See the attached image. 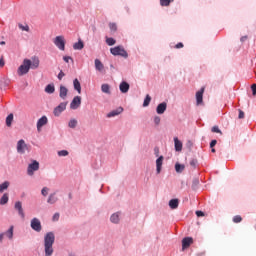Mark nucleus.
<instances>
[{
    "label": "nucleus",
    "mask_w": 256,
    "mask_h": 256,
    "mask_svg": "<svg viewBox=\"0 0 256 256\" xmlns=\"http://www.w3.org/2000/svg\"><path fill=\"white\" fill-rule=\"evenodd\" d=\"M165 111H167V103L162 102L157 106L156 112L158 113V115H163V113H165Z\"/></svg>",
    "instance_id": "ddd939ff"
},
{
    "label": "nucleus",
    "mask_w": 256,
    "mask_h": 256,
    "mask_svg": "<svg viewBox=\"0 0 256 256\" xmlns=\"http://www.w3.org/2000/svg\"><path fill=\"white\" fill-rule=\"evenodd\" d=\"M240 41L243 43L244 41H247V36H242L241 38H240Z\"/></svg>",
    "instance_id": "bf43d9fd"
},
{
    "label": "nucleus",
    "mask_w": 256,
    "mask_h": 256,
    "mask_svg": "<svg viewBox=\"0 0 256 256\" xmlns=\"http://www.w3.org/2000/svg\"><path fill=\"white\" fill-rule=\"evenodd\" d=\"M243 221V218L240 215H236L233 218L234 223H241Z\"/></svg>",
    "instance_id": "79ce46f5"
},
{
    "label": "nucleus",
    "mask_w": 256,
    "mask_h": 256,
    "mask_svg": "<svg viewBox=\"0 0 256 256\" xmlns=\"http://www.w3.org/2000/svg\"><path fill=\"white\" fill-rule=\"evenodd\" d=\"M68 127H70V129H75L77 127V120L75 119L70 120L68 123Z\"/></svg>",
    "instance_id": "e433bc0d"
},
{
    "label": "nucleus",
    "mask_w": 256,
    "mask_h": 256,
    "mask_svg": "<svg viewBox=\"0 0 256 256\" xmlns=\"http://www.w3.org/2000/svg\"><path fill=\"white\" fill-rule=\"evenodd\" d=\"M65 109H67V102L60 103L56 108H54L53 113L55 117H59V115H61V112L65 111Z\"/></svg>",
    "instance_id": "6e6552de"
},
{
    "label": "nucleus",
    "mask_w": 256,
    "mask_h": 256,
    "mask_svg": "<svg viewBox=\"0 0 256 256\" xmlns=\"http://www.w3.org/2000/svg\"><path fill=\"white\" fill-rule=\"evenodd\" d=\"M15 209H16V211H18L20 217L22 219H25V212H23V205L21 204L20 201L15 203Z\"/></svg>",
    "instance_id": "4468645a"
},
{
    "label": "nucleus",
    "mask_w": 256,
    "mask_h": 256,
    "mask_svg": "<svg viewBox=\"0 0 256 256\" xmlns=\"http://www.w3.org/2000/svg\"><path fill=\"white\" fill-rule=\"evenodd\" d=\"M215 145H217V140H212L210 142V148L213 149V147H215Z\"/></svg>",
    "instance_id": "5fc2aeb1"
},
{
    "label": "nucleus",
    "mask_w": 256,
    "mask_h": 256,
    "mask_svg": "<svg viewBox=\"0 0 256 256\" xmlns=\"http://www.w3.org/2000/svg\"><path fill=\"white\" fill-rule=\"evenodd\" d=\"M35 171H39V163L37 160L32 161V163L29 164L27 168V173L30 176L34 175Z\"/></svg>",
    "instance_id": "39448f33"
},
{
    "label": "nucleus",
    "mask_w": 256,
    "mask_h": 256,
    "mask_svg": "<svg viewBox=\"0 0 256 256\" xmlns=\"http://www.w3.org/2000/svg\"><path fill=\"white\" fill-rule=\"evenodd\" d=\"M53 43L60 51H65V36H56Z\"/></svg>",
    "instance_id": "20e7f679"
},
{
    "label": "nucleus",
    "mask_w": 256,
    "mask_h": 256,
    "mask_svg": "<svg viewBox=\"0 0 256 256\" xmlns=\"http://www.w3.org/2000/svg\"><path fill=\"white\" fill-rule=\"evenodd\" d=\"M39 67V59H34L33 62H31L30 69H37Z\"/></svg>",
    "instance_id": "c9c22d12"
},
{
    "label": "nucleus",
    "mask_w": 256,
    "mask_h": 256,
    "mask_svg": "<svg viewBox=\"0 0 256 256\" xmlns=\"http://www.w3.org/2000/svg\"><path fill=\"white\" fill-rule=\"evenodd\" d=\"M193 245V239L191 237H185L182 240V249L185 251V249H188V247H191Z\"/></svg>",
    "instance_id": "9b49d317"
},
{
    "label": "nucleus",
    "mask_w": 256,
    "mask_h": 256,
    "mask_svg": "<svg viewBox=\"0 0 256 256\" xmlns=\"http://www.w3.org/2000/svg\"><path fill=\"white\" fill-rule=\"evenodd\" d=\"M49 123V119H47V116H42L37 121V131H41V128L45 127Z\"/></svg>",
    "instance_id": "9d476101"
},
{
    "label": "nucleus",
    "mask_w": 256,
    "mask_h": 256,
    "mask_svg": "<svg viewBox=\"0 0 256 256\" xmlns=\"http://www.w3.org/2000/svg\"><path fill=\"white\" fill-rule=\"evenodd\" d=\"M59 219V213L53 215L52 221H57Z\"/></svg>",
    "instance_id": "4d7b16f0"
},
{
    "label": "nucleus",
    "mask_w": 256,
    "mask_h": 256,
    "mask_svg": "<svg viewBox=\"0 0 256 256\" xmlns=\"http://www.w3.org/2000/svg\"><path fill=\"white\" fill-rule=\"evenodd\" d=\"M111 223H119V213H114L110 217Z\"/></svg>",
    "instance_id": "7c9ffc66"
},
{
    "label": "nucleus",
    "mask_w": 256,
    "mask_h": 256,
    "mask_svg": "<svg viewBox=\"0 0 256 256\" xmlns=\"http://www.w3.org/2000/svg\"><path fill=\"white\" fill-rule=\"evenodd\" d=\"M9 203V194L5 193L0 199V205H7Z\"/></svg>",
    "instance_id": "bb28decb"
},
{
    "label": "nucleus",
    "mask_w": 256,
    "mask_h": 256,
    "mask_svg": "<svg viewBox=\"0 0 256 256\" xmlns=\"http://www.w3.org/2000/svg\"><path fill=\"white\" fill-rule=\"evenodd\" d=\"M161 167H163V156H160L156 160V172L159 174L161 173Z\"/></svg>",
    "instance_id": "a211bd4d"
},
{
    "label": "nucleus",
    "mask_w": 256,
    "mask_h": 256,
    "mask_svg": "<svg viewBox=\"0 0 256 256\" xmlns=\"http://www.w3.org/2000/svg\"><path fill=\"white\" fill-rule=\"evenodd\" d=\"M13 119H14L13 113H10V114L6 117V125H7L8 127H11V125L13 124Z\"/></svg>",
    "instance_id": "c85d7f7f"
},
{
    "label": "nucleus",
    "mask_w": 256,
    "mask_h": 256,
    "mask_svg": "<svg viewBox=\"0 0 256 256\" xmlns=\"http://www.w3.org/2000/svg\"><path fill=\"white\" fill-rule=\"evenodd\" d=\"M154 123H155V125H159L161 123V117L155 116L154 117Z\"/></svg>",
    "instance_id": "49530a36"
},
{
    "label": "nucleus",
    "mask_w": 256,
    "mask_h": 256,
    "mask_svg": "<svg viewBox=\"0 0 256 256\" xmlns=\"http://www.w3.org/2000/svg\"><path fill=\"white\" fill-rule=\"evenodd\" d=\"M45 93H48L49 95H52V93H55V85L54 84H48L45 87Z\"/></svg>",
    "instance_id": "a878e982"
},
{
    "label": "nucleus",
    "mask_w": 256,
    "mask_h": 256,
    "mask_svg": "<svg viewBox=\"0 0 256 256\" xmlns=\"http://www.w3.org/2000/svg\"><path fill=\"white\" fill-rule=\"evenodd\" d=\"M190 165H191V167H193V169H195L197 167V159H192L190 161Z\"/></svg>",
    "instance_id": "a18cd8bd"
},
{
    "label": "nucleus",
    "mask_w": 256,
    "mask_h": 256,
    "mask_svg": "<svg viewBox=\"0 0 256 256\" xmlns=\"http://www.w3.org/2000/svg\"><path fill=\"white\" fill-rule=\"evenodd\" d=\"M149 103H151V96L147 94L143 102V107H149Z\"/></svg>",
    "instance_id": "72a5a7b5"
},
{
    "label": "nucleus",
    "mask_w": 256,
    "mask_h": 256,
    "mask_svg": "<svg viewBox=\"0 0 256 256\" xmlns=\"http://www.w3.org/2000/svg\"><path fill=\"white\" fill-rule=\"evenodd\" d=\"M29 69H31V60L24 59L22 65L19 66L17 73L20 77H23V75L29 73Z\"/></svg>",
    "instance_id": "f03ea898"
},
{
    "label": "nucleus",
    "mask_w": 256,
    "mask_h": 256,
    "mask_svg": "<svg viewBox=\"0 0 256 256\" xmlns=\"http://www.w3.org/2000/svg\"><path fill=\"white\" fill-rule=\"evenodd\" d=\"M175 0H160V5L162 7H169L171 3H173Z\"/></svg>",
    "instance_id": "2f4dec72"
},
{
    "label": "nucleus",
    "mask_w": 256,
    "mask_h": 256,
    "mask_svg": "<svg viewBox=\"0 0 256 256\" xmlns=\"http://www.w3.org/2000/svg\"><path fill=\"white\" fill-rule=\"evenodd\" d=\"M101 91H102V93H106L107 95H111V86H109V84H102Z\"/></svg>",
    "instance_id": "4be33fe9"
},
{
    "label": "nucleus",
    "mask_w": 256,
    "mask_h": 256,
    "mask_svg": "<svg viewBox=\"0 0 256 256\" xmlns=\"http://www.w3.org/2000/svg\"><path fill=\"white\" fill-rule=\"evenodd\" d=\"M29 147L25 143V140L21 139L17 142V152L23 155L25 151H27Z\"/></svg>",
    "instance_id": "423d86ee"
},
{
    "label": "nucleus",
    "mask_w": 256,
    "mask_h": 256,
    "mask_svg": "<svg viewBox=\"0 0 256 256\" xmlns=\"http://www.w3.org/2000/svg\"><path fill=\"white\" fill-rule=\"evenodd\" d=\"M110 53L115 57L117 56L124 57V59H127V57H129L127 50L123 48V46H116L114 48H111Z\"/></svg>",
    "instance_id": "7ed1b4c3"
},
{
    "label": "nucleus",
    "mask_w": 256,
    "mask_h": 256,
    "mask_svg": "<svg viewBox=\"0 0 256 256\" xmlns=\"http://www.w3.org/2000/svg\"><path fill=\"white\" fill-rule=\"evenodd\" d=\"M119 89L121 93H127L129 91V83L127 82L120 83Z\"/></svg>",
    "instance_id": "aec40b11"
},
{
    "label": "nucleus",
    "mask_w": 256,
    "mask_h": 256,
    "mask_svg": "<svg viewBox=\"0 0 256 256\" xmlns=\"http://www.w3.org/2000/svg\"><path fill=\"white\" fill-rule=\"evenodd\" d=\"M18 27H19V29H21V31L29 32V25L23 26V24H19Z\"/></svg>",
    "instance_id": "37998d69"
},
{
    "label": "nucleus",
    "mask_w": 256,
    "mask_h": 256,
    "mask_svg": "<svg viewBox=\"0 0 256 256\" xmlns=\"http://www.w3.org/2000/svg\"><path fill=\"white\" fill-rule=\"evenodd\" d=\"M211 151H212V153H215V148H212Z\"/></svg>",
    "instance_id": "e2e57ef3"
},
{
    "label": "nucleus",
    "mask_w": 256,
    "mask_h": 256,
    "mask_svg": "<svg viewBox=\"0 0 256 256\" xmlns=\"http://www.w3.org/2000/svg\"><path fill=\"white\" fill-rule=\"evenodd\" d=\"M81 107V96H76L73 98L72 102L70 103V109H79Z\"/></svg>",
    "instance_id": "1a4fd4ad"
},
{
    "label": "nucleus",
    "mask_w": 256,
    "mask_h": 256,
    "mask_svg": "<svg viewBox=\"0 0 256 256\" xmlns=\"http://www.w3.org/2000/svg\"><path fill=\"white\" fill-rule=\"evenodd\" d=\"M69 93V89L67 87L61 85L59 90V97L61 99H67V94Z\"/></svg>",
    "instance_id": "dca6fc26"
},
{
    "label": "nucleus",
    "mask_w": 256,
    "mask_h": 256,
    "mask_svg": "<svg viewBox=\"0 0 256 256\" xmlns=\"http://www.w3.org/2000/svg\"><path fill=\"white\" fill-rule=\"evenodd\" d=\"M174 145H175L176 151H182L183 143H181V141H179V138H177V137L174 138Z\"/></svg>",
    "instance_id": "6ab92c4d"
},
{
    "label": "nucleus",
    "mask_w": 256,
    "mask_h": 256,
    "mask_svg": "<svg viewBox=\"0 0 256 256\" xmlns=\"http://www.w3.org/2000/svg\"><path fill=\"white\" fill-rule=\"evenodd\" d=\"M53 243H55V234L48 232L44 237V251L46 256L53 255Z\"/></svg>",
    "instance_id": "f257e3e1"
},
{
    "label": "nucleus",
    "mask_w": 256,
    "mask_h": 256,
    "mask_svg": "<svg viewBox=\"0 0 256 256\" xmlns=\"http://www.w3.org/2000/svg\"><path fill=\"white\" fill-rule=\"evenodd\" d=\"M203 93H205V88H201L198 92H196L197 105H201V103H203Z\"/></svg>",
    "instance_id": "f8f14e48"
},
{
    "label": "nucleus",
    "mask_w": 256,
    "mask_h": 256,
    "mask_svg": "<svg viewBox=\"0 0 256 256\" xmlns=\"http://www.w3.org/2000/svg\"><path fill=\"white\" fill-rule=\"evenodd\" d=\"M63 61H65V63H69V61H73V58H71V56H64Z\"/></svg>",
    "instance_id": "09e8293b"
},
{
    "label": "nucleus",
    "mask_w": 256,
    "mask_h": 256,
    "mask_svg": "<svg viewBox=\"0 0 256 256\" xmlns=\"http://www.w3.org/2000/svg\"><path fill=\"white\" fill-rule=\"evenodd\" d=\"M109 28H110V30H112V31H117V24H115V23H110V24H109Z\"/></svg>",
    "instance_id": "c03bdc74"
},
{
    "label": "nucleus",
    "mask_w": 256,
    "mask_h": 256,
    "mask_svg": "<svg viewBox=\"0 0 256 256\" xmlns=\"http://www.w3.org/2000/svg\"><path fill=\"white\" fill-rule=\"evenodd\" d=\"M94 63L96 71H99L100 73H103V71H105V66L103 65V62H101V60L95 59Z\"/></svg>",
    "instance_id": "2eb2a0df"
},
{
    "label": "nucleus",
    "mask_w": 256,
    "mask_h": 256,
    "mask_svg": "<svg viewBox=\"0 0 256 256\" xmlns=\"http://www.w3.org/2000/svg\"><path fill=\"white\" fill-rule=\"evenodd\" d=\"M63 77H65V72H63V70H61L58 74V79L59 81H61V79H63Z\"/></svg>",
    "instance_id": "8fccbe9b"
},
{
    "label": "nucleus",
    "mask_w": 256,
    "mask_h": 256,
    "mask_svg": "<svg viewBox=\"0 0 256 256\" xmlns=\"http://www.w3.org/2000/svg\"><path fill=\"white\" fill-rule=\"evenodd\" d=\"M0 67H5V60L3 59V56L0 58Z\"/></svg>",
    "instance_id": "6e6d98bb"
},
{
    "label": "nucleus",
    "mask_w": 256,
    "mask_h": 256,
    "mask_svg": "<svg viewBox=\"0 0 256 256\" xmlns=\"http://www.w3.org/2000/svg\"><path fill=\"white\" fill-rule=\"evenodd\" d=\"M154 151H155L156 156L159 157V148H155Z\"/></svg>",
    "instance_id": "052dcab7"
},
{
    "label": "nucleus",
    "mask_w": 256,
    "mask_h": 256,
    "mask_svg": "<svg viewBox=\"0 0 256 256\" xmlns=\"http://www.w3.org/2000/svg\"><path fill=\"white\" fill-rule=\"evenodd\" d=\"M238 119H245V112L243 110H239Z\"/></svg>",
    "instance_id": "de8ad7c7"
},
{
    "label": "nucleus",
    "mask_w": 256,
    "mask_h": 256,
    "mask_svg": "<svg viewBox=\"0 0 256 256\" xmlns=\"http://www.w3.org/2000/svg\"><path fill=\"white\" fill-rule=\"evenodd\" d=\"M251 89H252V95H256V84H252L251 86Z\"/></svg>",
    "instance_id": "864d4df0"
},
{
    "label": "nucleus",
    "mask_w": 256,
    "mask_h": 256,
    "mask_svg": "<svg viewBox=\"0 0 256 256\" xmlns=\"http://www.w3.org/2000/svg\"><path fill=\"white\" fill-rule=\"evenodd\" d=\"M74 89L77 91L79 94H81V82H79V79H74L73 81Z\"/></svg>",
    "instance_id": "393cba45"
},
{
    "label": "nucleus",
    "mask_w": 256,
    "mask_h": 256,
    "mask_svg": "<svg viewBox=\"0 0 256 256\" xmlns=\"http://www.w3.org/2000/svg\"><path fill=\"white\" fill-rule=\"evenodd\" d=\"M9 181H5L4 183L0 184V193H3V191H7L9 189Z\"/></svg>",
    "instance_id": "c756f323"
},
{
    "label": "nucleus",
    "mask_w": 256,
    "mask_h": 256,
    "mask_svg": "<svg viewBox=\"0 0 256 256\" xmlns=\"http://www.w3.org/2000/svg\"><path fill=\"white\" fill-rule=\"evenodd\" d=\"M83 47H85V44H83V41H81V40L74 43V45H73V49H75V51H81V49H83Z\"/></svg>",
    "instance_id": "b1692460"
},
{
    "label": "nucleus",
    "mask_w": 256,
    "mask_h": 256,
    "mask_svg": "<svg viewBox=\"0 0 256 256\" xmlns=\"http://www.w3.org/2000/svg\"><path fill=\"white\" fill-rule=\"evenodd\" d=\"M0 45H5V41H1V42H0Z\"/></svg>",
    "instance_id": "680f3d73"
},
{
    "label": "nucleus",
    "mask_w": 256,
    "mask_h": 256,
    "mask_svg": "<svg viewBox=\"0 0 256 256\" xmlns=\"http://www.w3.org/2000/svg\"><path fill=\"white\" fill-rule=\"evenodd\" d=\"M212 133H219L220 135H223V132L221 131V129H219V126H214L211 129Z\"/></svg>",
    "instance_id": "4c0bfd02"
},
{
    "label": "nucleus",
    "mask_w": 256,
    "mask_h": 256,
    "mask_svg": "<svg viewBox=\"0 0 256 256\" xmlns=\"http://www.w3.org/2000/svg\"><path fill=\"white\" fill-rule=\"evenodd\" d=\"M59 157H67L69 155V151L67 150H61L58 152Z\"/></svg>",
    "instance_id": "58836bf2"
},
{
    "label": "nucleus",
    "mask_w": 256,
    "mask_h": 256,
    "mask_svg": "<svg viewBox=\"0 0 256 256\" xmlns=\"http://www.w3.org/2000/svg\"><path fill=\"white\" fill-rule=\"evenodd\" d=\"M197 187H199V180L197 178H195L193 181H192V189H197Z\"/></svg>",
    "instance_id": "ea45409f"
},
{
    "label": "nucleus",
    "mask_w": 256,
    "mask_h": 256,
    "mask_svg": "<svg viewBox=\"0 0 256 256\" xmlns=\"http://www.w3.org/2000/svg\"><path fill=\"white\" fill-rule=\"evenodd\" d=\"M41 194L43 195V197H47V195H49V188L48 187L42 188Z\"/></svg>",
    "instance_id": "a19ab883"
},
{
    "label": "nucleus",
    "mask_w": 256,
    "mask_h": 256,
    "mask_svg": "<svg viewBox=\"0 0 256 256\" xmlns=\"http://www.w3.org/2000/svg\"><path fill=\"white\" fill-rule=\"evenodd\" d=\"M197 217H205V213L203 211H196Z\"/></svg>",
    "instance_id": "3c124183"
},
{
    "label": "nucleus",
    "mask_w": 256,
    "mask_h": 256,
    "mask_svg": "<svg viewBox=\"0 0 256 256\" xmlns=\"http://www.w3.org/2000/svg\"><path fill=\"white\" fill-rule=\"evenodd\" d=\"M13 229H14V227L11 226V227L7 230V232L4 233V235H6V237H8V239H13Z\"/></svg>",
    "instance_id": "473e14b6"
},
{
    "label": "nucleus",
    "mask_w": 256,
    "mask_h": 256,
    "mask_svg": "<svg viewBox=\"0 0 256 256\" xmlns=\"http://www.w3.org/2000/svg\"><path fill=\"white\" fill-rule=\"evenodd\" d=\"M5 237V233L0 234V243H3V238Z\"/></svg>",
    "instance_id": "13d9d810"
},
{
    "label": "nucleus",
    "mask_w": 256,
    "mask_h": 256,
    "mask_svg": "<svg viewBox=\"0 0 256 256\" xmlns=\"http://www.w3.org/2000/svg\"><path fill=\"white\" fill-rule=\"evenodd\" d=\"M56 201H59V198H57L56 194L55 193L50 194L48 197L47 203H49L50 205H54Z\"/></svg>",
    "instance_id": "412c9836"
},
{
    "label": "nucleus",
    "mask_w": 256,
    "mask_h": 256,
    "mask_svg": "<svg viewBox=\"0 0 256 256\" xmlns=\"http://www.w3.org/2000/svg\"><path fill=\"white\" fill-rule=\"evenodd\" d=\"M169 207L170 209H177L179 207V199H171L169 201Z\"/></svg>",
    "instance_id": "5701e85b"
},
{
    "label": "nucleus",
    "mask_w": 256,
    "mask_h": 256,
    "mask_svg": "<svg viewBox=\"0 0 256 256\" xmlns=\"http://www.w3.org/2000/svg\"><path fill=\"white\" fill-rule=\"evenodd\" d=\"M31 229H33V231H36L37 233H40L42 226H41V221L38 218H33L31 220Z\"/></svg>",
    "instance_id": "0eeeda50"
},
{
    "label": "nucleus",
    "mask_w": 256,
    "mask_h": 256,
    "mask_svg": "<svg viewBox=\"0 0 256 256\" xmlns=\"http://www.w3.org/2000/svg\"><path fill=\"white\" fill-rule=\"evenodd\" d=\"M106 43H107V45H109V47H111V46L115 45L117 43V41L114 38L106 37Z\"/></svg>",
    "instance_id": "f704fd0d"
},
{
    "label": "nucleus",
    "mask_w": 256,
    "mask_h": 256,
    "mask_svg": "<svg viewBox=\"0 0 256 256\" xmlns=\"http://www.w3.org/2000/svg\"><path fill=\"white\" fill-rule=\"evenodd\" d=\"M175 171H176V173H183V171H185V165L176 163Z\"/></svg>",
    "instance_id": "cd10ccee"
},
{
    "label": "nucleus",
    "mask_w": 256,
    "mask_h": 256,
    "mask_svg": "<svg viewBox=\"0 0 256 256\" xmlns=\"http://www.w3.org/2000/svg\"><path fill=\"white\" fill-rule=\"evenodd\" d=\"M121 113H123V107H119L118 109L111 111L107 114V117H117V115H121Z\"/></svg>",
    "instance_id": "f3484780"
},
{
    "label": "nucleus",
    "mask_w": 256,
    "mask_h": 256,
    "mask_svg": "<svg viewBox=\"0 0 256 256\" xmlns=\"http://www.w3.org/2000/svg\"><path fill=\"white\" fill-rule=\"evenodd\" d=\"M184 45L182 42H179L178 44L175 45V49H183Z\"/></svg>",
    "instance_id": "603ef678"
}]
</instances>
